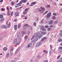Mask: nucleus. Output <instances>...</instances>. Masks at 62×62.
Instances as JSON below:
<instances>
[{
	"label": "nucleus",
	"mask_w": 62,
	"mask_h": 62,
	"mask_svg": "<svg viewBox=\"0 0 62 62\" xmlns=\"http://www.w3.org/2000/svg\"><path fill=\"white\" fill-rule=\"evenodd\" d=\"M36 35L37 38H39V39H40V38L42 37V35H41L39 33L36 32Z\"/></svg>",
	"instance_id": "1"
},
{
	"label": "nucleus",
	"mask_w": 62,
	"mask_h": 62,
	"mask_svg": "<svg viewBox=\"0 0 62 62\" xmlns=\"http://www.w3.org/2000/svg\"><path fill=\"white\" fill-rule=\"evenodd\" d=\"M29 25L27 24H25L23 26V30H25L27 28V27H28Z\"/></svg>",
	"instance_id": "2"
},
{
	"label": "nucleus",
	"mask_w": 62,
	"mask_h": 62,
	"mask_svg": "<svg viewBox=\"0 0 62 62\" xmlns=\"http://www.w3.org/2000/svg\"><path fill=\"white\" fill-rule=\"evenodd\" d=\"M42 43H41L40 41L36 45H35V47H38V46H39L41 45Z\"/></svg>",
	"instance_id": "3"
},
{
	"label": "nucleus",
	"mask_w": 62,
	"mask_h": 62,
	"mask_svg": "<svg viewBox=\"0 0 62 62\" xmlns=\"http://www.w3.org/2000/svg\"><path fill=\"white\" fill-rule=\"evenodd\" d=\"M17 38L20 40H21V36H20V33H18L17 34Z\"/></svg>",
	"instance_id": "4"
},
{
	"label": "nucleus",
	"mask_w": 62,
	"mask_h": 62,
	"mask_svg": "<svg viewBox=\"0 0 62 62\" xmlns=\"http://www.w3.org/2000/svg\"><path fill=\"white\" fill-rule=\"evenodd\" d=\"M51 14L52 13L51 12L49 13H48L46 16V17L47 18H49L50 17H51Z\"/></svg>",
	"instance_id": "5"
},
{
	"label": "nucleus",
	"mask_w": 62,
	"mask_h": 62,
	"mask_svg": "<svg viewBox=\"0 0 62 62\" xmlns=\"http://www.w3.org/2000/svg\"><path fill=\"white\" fill-rule=\"evenodd\" d=\"M18 42V40L17 39H15L14 40V41L13 43V44H15L16 43H17Z\"/></svg>",
	"instance_id": "6"
},
{
	"label": "nucleus",
	"mask_w": 62,
	"mask_h": 62,
	"mask_svg": "<svg viewBox=\"0 0 62 62\" xmlns=\"http://www.w3.org/2000/svg\"><path fill=\"white\" fill-rule=\"evenodd\" d=\"M53 23V21L52 20L50 21L49 22V24H50V25H52V24Z\"/></svg>",
	"instance_id": "7"
},
{
	"label": "nucleus",
	"mask_w": 62,
	"mask_h": 62,
	"mask_svg": "<svg viewBox=\"0 0 62 62\" xmlns=\"http://www.w3.org/2000/svg\"><path fill=\"white\" fill-rule=\"evenodd\" d=\"M20 48H18L16 50V51L15 52V54H17L18 53V52L20 51Z\"/></svg>",
	"instance_id": "8"
},
{
	"label": "nucleus",
	"mask_w": 62,
	"mask_h": 62,
	"mask_svg": "<svg viewBox=\"0 0 62 62\" xmlns=\"http://www.w3.org/2000/svg\"><path fill=\"white\" fill-rule=\"evenodd\" d=\"M36 3V2H33L31 3V4L30 6L31 7H32L33 6V5H35V4Z\"/></svg>",
	"instance_id": "9"
},
{
	"label": "nucleus",
	"mask_w": 62,
	"mask_h": 62,
	"mask_svg": "<svg viewBox=\"0 0 62 62\" xmlns=\"http://www.w3.org/2000/svg\"><path fill=\"white\" fill-rule=\"evenodd\" d=\"M46 39V37H45L41 39V41H44V40H45V39Z\"/></svg>",
	"instance_id": "10"
},
{
	"label": "nucleus",
	"mask_w": 62,
	"mask_h": 62,
	"mask_svg": "<svg viewBox=\"0 0 62 62\" xmlns=\"http://www.w3.org/2000/svg\"><path fill=\"white\" fill-rule=\"evenodd\" d=\"M17 25H14V28L15 30H17Z\"/></svg>",
	"instance_id": "11"
},
{
	"label": "nucleus",
	"mask_w": 62,
	"mask_h": 62,
	"mask_svg": "<svg viewBox=\"0 0 62 62\" xmlns=\"http://www.w3.org/2000/svg\"><path fill=\"white\" fill-rule=\"evenodd\" d=\"M32 44L31 43L29 44L28 46H27V47L28 48H29V47H30L31 46H32Z\"/></svg>",
	"instance_id": "12"
},
{
	"label": "nucleus",
	"mask_w": 62,
	"mask_h": 62,
	"mask_svg": "<svg viewBox=\"0 0 62 62\" xmlns=\"http://www.w3.org/2000/svg\"><path fill=\"white\" fill-rule=\"evenodd\" d=\"M40 8L41 9H42V10H43V11L42 12H41V13H43V11H44L45 10V8H42V7H41Z\"/></svg>",
	"instance_id": "13"
},
{
	"label": "nucleus",
	"mask_w": 62,
	"mask_h": 62,
	"mask_svg": "<svg viewBox=\"0 0 62 62\" xmlns=\"http://www.w3.org/2000/svg\"><path fill=\"white\" fill-rule=\"evenodd\" d=\"M35 35H33L32 36L31 39V40H32V39H35Z\"/></svg>",
	"instance_id": "14"
},
{
	"label": "nucleus",
	"mask_w": 62,
	"mask_h": 62,
	"mask_svg": "<svg viewBox=\"0 0 62 62\" xmlns=\"http://www.w3.org/2000/svg\"><path fill=\"white\" fill-rule=\"evenodd\" d=\"M27 11H24L23 12V14L24 15H25V14H26L27 13Z\"/></svg>",
	"instance_id": "15"
},
{
	"label": "nucleus",
	"mask_w": 62,
	"mask_h": 62,
	"mask_svg": "<svg viewBox=\"0 0 62 62\" xmlns=\"http://www.w3.org/2000/svg\"><path fill=\"white\" fill-rule=\"evenodd\" d=\"M28 38V36H25L24 38L25 39V41L26 40V39H27Z\"/></svg>",
	"instance_id": "16"
},
{
	"label": "nucleus",
	"mask_w": 62,
	"mask_h": 62,
	"mask_svg": "<svg viewBox=\"0 0 62 62\" xmlns=\"http://www.w3.org/2000/svg\"><path fill=\"white\" fill-rule=\"evenodd\" d=\"M3 50L4 51H7V47H5L3 48Z\"/></svg>",
	"instance_id": "17"
},
{
	"label": "nucleus",
	"mask_w": 62,
	"mask_h": 62,
	"mask_svg": "<svg viewBox=\"0 0 62 62\" xmlns=\"http://www.w3.org/2000/svg\"><path fill=\"white\" fill-rule=\"evenodd\" d=\"M2 28H6V25H3L2 26Z\"/></svg>",
	"instance_id": "18"
},
{
	"label": "nucleus",
	"mask_w": 62,
	"mask_h": 62,
	"mask_svg": "<svg viewBox=\"0 0 62 62\" xmlns=\"http://www.w3.org/2000/svg\"><path fill=\"white\" fill-rule=\"evenodd\" d=\"M22 34H26V32L24 31H22Z\"/></svg>",
	"instance_id": "19"
},
{
	"label": "nucleus",
	"mask_w": 62,
	"mask_h": 62,
	"mask_svg": "<svg viewBox=\"0 0 62 62\" xmlns=\"http://www.w3.org/2000/svg\"><path fill=\"white\" fill-rule=\"evenodd\" d=\"M22 1L23 3H26L27 2L25 0H22Z\"/></svg>",
	"instance_id": "20"
},
{
	"label": "nucleus",
	"mask_w": 62,
	"mask_h": 62,
	"mask_svg": "<svg viewBox=\"0 0 62 62\" xmlns=\"http://www.w3.org/2000/svg\"><path fill=\"white\" fill-rule=\"evenodd\" d=\"M1 10L2 11H5V8H2L1 9Z\"/></svg>",
	"instance_id": "21"
},
{
	"label": "nucleus",
	"mask_w": 62,
	"mask_h": 62,
	"mask_svg": "<svg viewBox=\"0 0 62 62\" xmlns=\"http://www.w3.org/2000/svg\"><path fill=\"white\" fill-rule=\"evenodd\" d=\"M3 18V15H0V19H2Z\"/></svg>",
	"instance_id": "22"
},
{
	"label": "nucleus",
	"mask_w": 62,
	"mask_h": 62,
	"mask_svg": "<svg viewBox=\"0 0 62 62\" xmlns=\"http://www.w3.org/2000/svg\"><path fill=\"white\" fill-rule=\"evenodd\" d=\"M16 14H19V12H16L14 14L15 15Z\"/></svg>",
	"instance_id": "23"
},
{
	"label": "nucleus",
	"mask_w": 62,
	"mask_h": 62,
	"mask_svg": "<svg viewBox=\"0 0 62 62\" xmlns=\"http://www.w3.org/2000/svg\"><path fill=\"white\" fill-rule=\"evenodd\" d=\"M41 34H42L44 35H45V34H46V33H45V32H41Z\"/></svg>",
	"instance_id": "24"
},
{
	"label": "nucleus",
	"mask_w": 62,
	"mask_h": 62,
	"mask_svg": "<svg viewBox=\"0 0 62 62\" xmlns=\"http://www.w3.org/2000/svg\"><path fill=\"white\" fill-rule=\"evenodd\" d=\"M40 57V55H39L38 56H37V59H39Z\"/></svg>",
	"instance_id": "25"
},
{
	"label": "nucleus",
	"mask_w": 62,
	"mask_h": 62,
	"mask_svg": "<svg viewBox=\"0 0 62 62\" xmlns=\"http://www.w3.org/2000/svg\"><path fill=\"white\" fill-rule=\"evenodd\" d=\"M46 29L44 28H43L42 29V31H46Z\"/></svg>",
	"instance_id": "26"
},
{
	"label": "nucleus",
	"mask_w": 62,
	"mask_h": 62,
	"mask_svg": "<svg viewBox=\"0 0 62 62\" xmlns=\"http://www.w3.org/2000/svg\"><path fill=\"white\" fill-rule=\"evenodd\" d=\"M20 42L19 41L16 43V45H20Z\"/></svg>",
	"instance_id": "27"
},
{
	"label": "nucleus",
	"mask_w": 62,
	"mask_h": 62,
	"mask_svg": "<svg viewBox=\"0 0 62 62\" xmlns=\"http://www.w3.org/2000/svg\"><path fill=\"white\" fill-rule=\"evenodd\" d=\"M34 40L35 42L36 41H37L38 40V38H35Z\"/></svg>",
	"instance_id": "28"
},
{
	"label": "nucleus",
	"mask_w": 62,
	"mask_h": 62,
	"mask_svg": "<svg viewBox=\"0 0 62 62\" xmlns=\"http://www.w3.org/2000/svg\"><path fill=\"white\" fill-rule=\"evenodd\" d=\"M50 50L51 51H52V45H50Z\"/></svg>",
	"instance_id": "29"
},
{
	"label": "nucleus",
	"mask_w": 62,
	"mask_h": 62,
	"mask_svg": "<svg viewBox=\"0 0 62 62\" xmlns=\"http://www.w3.org/2000/svg\"><path fill=\"white\" fill-rule=\"evenodd\" d=\"M48 12V11H46L43 14V15H45V14H46Z\"/></svg>",
	"instance_id": "30"
},
{
	"label": "nucleus",
	"mask_w": 62,
	"mask_h": 62,
	"mask_svg": "<svg viewBox=\"0 0 62 62\" xmlns=\"http://www.w3.org/2000/svg\"><path fill=\"white\" fill-rule=\"evenodd\" d=\"M17 5L18 6H20V7H21V6H22V5H21V4L20 3H17Z\"/></svg>",
	"instance_id": "31"
},
{
	"label": "nucleus",
	"mask_w": 62,
	"mask_h": 62,
	"mask_svg": "<svg viewBox=\"0 0 62 62\" xmlns=\"http://www.w3.org/2000/svg\"><path fill=\"white\" fill-rule=\"evenodd\" d=\"M43 51L45 53H46V54H47L48 53V52L45 50H44Z\"/></svg>",
	"instance_id": "32"
},
{
	"label": "nucleus",
	"mask_w": 62,
	"mask_h": 62,
	"mask_svg": "<svg viewBox=\"0 0 62 62\" xmlns=\"http://www.w3.org/2000/svg\"><path fill=\"white\" fill-rule=\"evenodd\" d=\"M33 25H34V26H36V23L35 22H34L33 23Z\"/></svg>",
	"instance_id": "33"
},
{
	"label": "nucleus",
	"mask_w": 62,
	"mask_h": 62,
	"mask_svg": "<svg viewBox=\"0 0 62 62\" xmlns=\"http://www.w3.org/2000/svg\"><path fill=\"white\" fill-rule=\"evenodd\" d=\"M8 55H9V53H8L6 54V57H8Z\"/></svg>",
	"instance_id": "34"
},
{
	"label": "nucleus",
	"mask_w": 62,
	"mask_h": 62,
	"mask_svg": "<svg viewBox=\"0 0 62 62\" xmlns=\"http://www.w3.org/2000/svg\"><path fill=\"white\" fill-rule=\"evenodd\" d=\"M11 4H12V6H13L14 5V2H13L12 1L11 2Z\"/></svg>",
	"instance_id": "35"
},
{
	"label": "nucleus",
	"mask_w": 62,
	"mask_h": 62,
	"mask_svg": "<svg viewBox=\"0 0 62 62\" xmlns=\"http://www.w3.org/2000/svg\"><path fill=\"white\" fill-rule=\"evenodd\" d=\"M21 24H19L18 26V28H20L21 27Z\"/></svg>",
	"instance_id": "36"
},
{
	"label": "nucleus",
	"mask_w": 62,
	"mask_h": 62,
	"mask_svg": "<svg viewBox=\"0 0 62 62\" xmlns=\"http://www.w3.org/2000/svg\"><path fill=\"white\" fill-rule=\"evenodd\" d=\"M10 26V23H9L8 25V27H9Z\"/></svg>",
	"instance_id": "37"
},
{
	"label": "nucleus",
	"mask_w": 62,
	"mask_h": 62,
	"mask_svg": "<svg viewBox=\"0 0 62 62\" xmlns=\"http://www.w3.org/2000/svg\"><path fill=\"white\" fill-rule=\"evenodd\" d=\"M51 28H48L47 29V31H50V30H51Z\"/></svg>",
	"instance_id": "38"
},
{
	"label": "nucleus",
	"mask_w": 62,
	"mask_h": 62,
	"mask_svg": "<svg viewBox=\"0 0 62 62\" xmlns=\"http://www.w3.org/2000/svg\"><path fill=\"white\" fill-rule=\"evenodd\" d=\"M27 10H28V8H26L25 10V11H27Z\"/></svg>",
	"instance_id": "39"
},
{
	"label": "nucleus",
	"mask_w": 62,
	"mask_h": 62,
	"mask_svg": "<svg viewBox=\"0 0 62 62\" xmlns=\"http://www.w3.org/2000/svg\"><path fill=\"white\" fill-rule=\"evenodd\" d=\"M60 50H62V47H60L58 48Z\"/></svg>",
	"instance_id": "40"
},
{
	"label": "nucleus",
	"mask_w": 62,
	"mask_h": 62,
	"mask_svg": "<svg viewBox=\"0 0 62 62\" xmlns=\"http://www.w3.org/2000/svg\"><path fill=\"white\" fill-rule=\"evenodd\" d=\"M52 54V51H51V50H50V52H49L50 55H51V54Z\"/></svg>",
	"instance_id": "41"
},
{
	"label": "nucleus",
	"mask_w": 62,
	"mask_h": 62,
	"mask_svg": "<svg viewBox=\"0 0 62 62\" xmlns=\"http://www.w3.org/2000/svg\"><path fill=\"white\" fill-rule=\"evenodd\" d=\"M21 18H23V17H25V16L24 15H22L21 16Z\"/></svg>",
	"instance_id": "42"
},
{
	"label": "nucleus",
	"mask_w": 62,
	"mask_h": 62,
	"mask_svg": "<svg viewBox=\"0 0 62 62\" xmlns=\"http://www.w3.org/2000/svg\"><path fill=\"white\" fill-rule=\"evenodd\" d=\"M30 62H33V59H32L30 60Z\"/></svg>",
	"instance_id": "43"
},
{
	"label": "nucleus",
	"mask_w": 62,
	"mask_h": 62,
	"mask_svg": "<svg viewBox=\"0 0 62 62\" xmlns=\"http://www.w3.org/2000/svg\"><path fill=\"white\" fill-rule=\"evenodd\" d=\"M41 28L42 29L43 28H44V26H41Z\"/></svg>",
	"instance_id": "44"
},
{
	"label": "nucleus",
	"mask_w": 62,
	"mask_h": 62,
	"mask_svg": "<svg viewBox=\"0 0 62 62\" xmlns=\"http://www.w3.org/2000/svg\"><path fill=\"white\" fill-rule=\"evenodd\" d=\"M8 15H10V13H9V11H8Z\"/></svg>",
	"instance_id": "45"
},
{
	"label": "nucleus",
	"mask_w": 62,
	"mask_h": 62,
	"mask_svg": "<svg viewBox=\"0 0 62 62\" xmlns=\"http://www.w3.org/2000/svg\"><path fill=\"white\" fill-rule=\"evenodd\" d=\"M19 3L20 4L22 5V4L23 3V2H22V1H21L19 2Z\"/></svg>",
	"instance_id": "46"
},
{
	"label": "nucleus",
	"mask_w": 62,
	"mask_h": 62,
	"mask_svg": "<svg viewBox=\"0 0 62 62\" xmlns=\"http://www.w3.org/2000/svg\"><path fill=\"white\" fill-rule=\"evenodd\" d=\"M53 15H54V16H57V15H56V14L55 13H53Z\"/></svg>",
	"instance_id": "47"
},
{
	"label": "nucleus",
	"mask_w": 62,
	"mask_h": 62,
	"mask_svg": "<svg viewBox=\"0 0 62 62\" xmlns=\"http://www.w3.org/2000/svg\"><path fill=\"white\" fill-rule=\"evenodd\" d=\"M4 18H3V19H1L0 20V22H2V21H4Z\"/></svg>",
	"instance_id": "48"
},
{
	"label": "nucleus",
	"mask_w": 62,
	"mask_h": 62,
	"mask_svg": "<svg viewBox=\"0 0 62 62\" xmlns=\"http://www.w3.org/2000/svg\"><path fill=\"white\" fill-rule=\"evenodd\" d=\"M45 27L46 28H48L49 27V26H45Z\"/></svg>",
	"instance_id": "49"
},
{
	"label": "nucleus",
	"mask_w": 62,
	"mask_h": 62,
	"mask_svg": "<svg viewBox=\"0 0 62 62\" xmlns=\"http://www.w3.org/2000/svg\"><path fill=\"white\" fill-rule=\"evenodd\" d=\"M13 12L12 11L11 12V16H12V15H13Z\"/></svg>",
	"instance_id": "50"
},
{
	"label": "nucleus",
	"mask_w": 62,
	"mask_h": 62,
	"mask_svg": "<svg viewBox=\"0 0 62 62\" xmlns=\"http://www.w3.org/2000/svg\"><path fill=\"white\" fill-rule=\"evenodd\" d=\"M43 21H44V20L43 19L41 22V23H43Z\"/></svg>",
	"instance_id": "51"
},
{
	"label": "nucleus",
	"mask_w": 62,
	"mask_h": 62,
	"mask_svg": "<svg viewBox=\"0 0 62 62\" xmlns=\"http://www.w3.org/2000/svg\"><path fill=\"white\" fill-rule=\"evenodd\" d=\"M24 19L25 20H27V17H25L24 18Z\"/></svg>",
	"instance_id": "52"
},
{
	"label": "nucleus",
	"mask_w": 62,
	"mask_h": 62,
	"mask_svg": "<svg viewBox=\"0 0 62 62\" xmlns=\"http://www.w3.org/2000/svg\"><path fill=\"white\" fill-rule=\"evenodd\" d=\"M55 19V16H53V18H52V19Z\"/></svg>",
	"instance_id": "53"
},
{
	"label": "nucleus",
	"mask_w": 62,
	"mask_h": 62,
	"mask_svg": "<svg viewBox=\"0 0 62 62\" xmlns=\"http://www.w3.org/2000/svg\"><path fill=\"white\" fill-rule=\"evenodd\" d=\"M13 50V47H12L11 49V51H12Z\"/></svg>",
	"instance_id": "54"
},
{
	"label": "nucleus",
	"mask_w": 62,
	"mask_h": 62,
	"mask_svg": "<svg viewBox=\"0 0 62 62\" xmlns=\"http://www.w3.org/2000/svg\"><path fill=\"white\" fill-rule=\"evenodd\" d=\"M43 62H48V60H45V61H44Z\"/></svg>",
	"instance_id": "55"
},
{
	"label": "nucleus",
	"mask_w": 62,
	"mask_h": 62,
	"mask_svg": "<svg viewBox=\"0 0 62 62\" xmlns=\"http://www.w3.org/2000/svg\"><path fill=\"white\" fill-rule=\"evenodd\" d=\"M50 27H53V26L52 25H51L49 26Z\"/></svg>",
	"instance_id": "56"
},
{
	"label": "nucleus",
	"mask_w": 62,
	"mask_h": 62,
	"mask_svg": "<svg viewBox=\"0 0 62 62\" xmlns=\"http://www.w3.org/2000/svg\"><path fill=\"white\" fill-rule=\"evenodd\" d=\"M31 30H33V29H32V28L31 26H30V27Z\"/></svg>",
	"instance_id": "57"
},
{
	"label": "nucleus",
	"mask_w": 62,
	"mask_h": 62,
	"mask_svg": "<svg viewBox=\"0 0 62 62\" xmlns=\"http://www.w3.org/2000/svg\"><path fill=\"white\" fill-rule=\"evenodd\" d=\"M60 35L61 37H62V33H60Z\"/></svg>",
	"instance_id": "58"
},
{
	"label": "nucleus",
	"mask_w": 62,
	"mask_h": 62,
	"mask_svg": "<svg viewBox=\"0 0 62 62\" xmlns=\"http://www.w3.org/2000/svg\"><path fill=\"white\" fill-rule=\"evenodd\" d=\"M53 3L54 5H55V6H56V3L55 2H54Z\"/></svg>",
	"instance_id": "59"
},
{
	"label": "nucleus",
	"mask_w": 62,
	"mask_h": 62,
	"mask_svg": "<svg viewBox=\"0 0 62 62\" xmlns=\"http://www.w3.org/2000/svg\"><path fill=\"white\" fill-rule=\"evenodd\" d=\"M27 33H28V35H29V34H30V31H28Z\"/></svg>",
	"instance_id": "60"
},
{
	"label": "nucleus",
	"mask_w": 62,
	"mask_h": 62,
	"mask_svg": "<svg viewBox=\"0 0 62 62\" xmlns=\"http://www.w3.org/2000/svg\"><path fill=\"white\" fill-rule=\"evenodd\" d=\"M17 19H15L14 20V21H15V22H17Z\"/></svg>",
	"instance_id": "61"
},
{
	"label": "nucleus",
	"mask_w": 62,
	"mask_h": 62,
	"mask_svg": "<svg viewBox=\"0 0 62 62\" xmlns=\"http://www.w3.org/2000/svg\"><path fill=\"white\" fill-rule=\"evenodd\" d=\"M11 62H15V60H12V61H11Z\"/></svg>",
	"instance_id": "62"
},
{
	"label": "nucleus",
	"mask_w": 62,
	"mask_h": 62,
	"mask_svg": "<svg viewBox=\"0 0 62 62\" xmlns=\"http://www.w3.org/2000/svg\"><path fill=\"white\" fill-rule=\"evenodd\" d=\"M29 4V2H27L26 3L27 5H28Z\"/></svg>",
	"instance_id": "63"
},
{
	"label": "nucleus",
	"mask_w": 62,
	"mask_h": 62,
	"mask_svg": "<svg viewBox=\"0 0 62 62\" xmlns=\"http://www.w3.org/2000/svg\"><path fill=\"white\" fill-rule=\"evenodd\" d=\"M60 26H61V25H62V23L61 22L60 23Z\"/></svg>",
	"instance_id": "64"
}]
</instances>
